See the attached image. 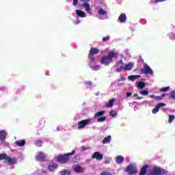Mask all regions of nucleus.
Masks as SVG:
<instances>
[{
	"mask_svg": "<svg viewBox=\"0 0 175 175\" xmlns=\"http://www.w3.org/2000/svg\"><path fill=\"white\" fill-rule=\"evenodd\" d=\"M117 57H118V53L111 51L107 56H104L100 59V62L102 65L107 66L113 62V58H117Z\"/></svg>",
	"mask_w": 175,
	"mask_h": 175,
	"instance_id": "nucleus-1",
	"label": "nucleus"
},
{
	"mask_svg": "<svg viewBox=\"0 0 175 175\" xmlns=\"http://www.w3.org/2000/svg\"><path fill=\"white\" fill-rule=\"evenodd\" d=\"M75 154H76V151L72 150V152H70V153H66L64 154H59L57 157L56 161L59 163L65 165V164L68 163V162H69V161L70 159V157H72V155H75Z\"/></svg>",
	"mask_w": 175,
	"mask_h": 175,
	"instance_id": "nucleus-2",
	"label": "nucleus"
},
{
	"mask_svg": "<svg viewBox=\"0 0 175 175\" xmlns=\"http://www.w3.org/2000/svg\"><path fill=\"white\" fill-rule=\"evenodd\" d=\"M146 175H166V171L159 167H154L148 171Z\"/></svg>",
	"mask_w": 175,
	"mask_h": 175,
	"instance_id": "nucleus-3",
	"label": "nucleus"
},
{
	"mask_svg": "<svg viewBox=\"0 0 175 175\" xmlns=\"http://www.w3.org/2000/svg\"><path fill=\"white\" fill-rule=\"evenodd\" d=\"M141 75H150V76H153L154 71L151 69V67L148 64H144V68L140 71Z\"/></svg>",
	"mask_w": 175,
	"mask_h": 175,
	"instance_id": "nucleus-4",
	"label": "nucleus"
},
{
	"mask_svg": "<svg viewBox=\"0 0 175 175\" xmlns=\"http://www.w3.org/2000/svg\"><path fill=\"white\" fill-rule=\"evenodd\" d=\"M97 17L99 20H107V18H109L107 16V11L103 8H99Z\"/></svg>",
	"mask_w": 175,
	"mask_h": 175,
	"instance_id": "nucleus-5",
	"label": "nucleus"
},
{
	"mask_svg": "<svg viewBox=\"0 0 175 175\" xmlns=\"http://www.w3.org/2000/svg\"><path fill=\"white\" fill-rule=\"evenodd\" d=\"M126 172L130 175L137 174V167H136V164H130L126 169Z\"/></svg>",
	"mask_w": 175,
	"mask_h": 175,
	"instance_id": "nucleus-6",
	"label": "nucleus"
},
{
	"mask_svg": "<svg viewBox=\"0 0 175 175\" xmlns=\"http://www.w3.org/2000/svg\"><path fill=\"white\" fill-rule=\"evenodd\" d=\"M133 63L129 62L127 64H125L124 66H120L116 69V72H121V70H132V69L133 68Z\"/></svg>",
	"mask_w": 175,
	"mask_h": 175,
	"instance_id": "nucleus-7",
	"label": "nucleus"
},
{
	"mask_svg": "<svg viewBox=\"0 0 175 175\" xmlns=\"http://www.w3.org/2000/svg\"><path fill=\"white\" fill-rule=\"evenodd\" d=\"M5 162H7L10 166H14V165H17V162H18V160L15 157H12L10 156H8L7 161Z\"/></svg>",
	"mask_w": 175,
	"mask_h": 175,
	"instance_id": "nucleus-8",
	"label": "nucleus"
},
{
	"mask_svg": "<svg viewBox=\"0 0 175 175\" xmlns=\"http://www.w3.org/2000/svg\"><path fill=\"white\" fill-rule=\"evenodd\" d=\"M99 53V49L96 48H92L90 51V59H92V61H95V57L94 55L95 54H98Z\"/></svg>",
	"mask_w": 175,
	"mask_h": 175,
	"instance_id": "nucleus-9",
	"label": "nucleus"
},
{
	"mask_svg": "<svg viewBox=\"0 0 175 175\" xmlns=\"http://www.w3.org/2000/svg\"><path fill=\"white\" fill-rule=\"evenodd\" d=\"M86 125H88V119L81 120L78 122V129H83Z\"/></svg>",
	"mask_w": 175,
	"mask_h": 175,
	"instance_id": "nucleus-10",
	"label": "nucleus"
},
{
	"mask_svg": "<svg viewBox=\"0 0 175 175\" xmlns=\"http://www.w3.org/2000/svg\"><path fill=\"white\" fill-rule=\"evenodd\" d=\"M46 159V154L43 152H40L36 156V160L38 161V162H44Z\"/></svg>",
	"mask_w": 175,
	"mask_h": 175,
	"instance_id": "nucleus-11",
	"label": "nucleus"
},
{
	"mask_svg": "<svg viewBox=\"0 0 175 175\" xmlns=\"http://www.w3.org/2000/svg\"><path fill=\"white\" fill-rule=\"evenodd\" d=\"M163 106H166V104L163 103H159L155 108H154L152 111V114H157V113H158L159 111V109H161V107H163Z\"/></svg>",
	"mask_w": 175,
	"mask_h": 175,
	"instance_id": "nucleus-12",
	"label": "nucleus"
},
{
	"mask_svg": "<svg viewBox=\"0 0 175 175\" xmlns=\"http://www.w3.org/2000/svg\"><path fill=\"white\" fill-rule=\"evenodd\" d=\"M92 158L96 159L97 161H102L103 159V154H100L99 152H96L92 155Z\"/></svg>",
	"mask_w": 175,
	"mask_h": 175,
	"instance_id": "nucleus-13",
	"label": "nucleus"
},
{
	"mask_svg": "<svg viewBox=\"0 0 175 175\" xmlns=\"http://www.w3.org/2000/svg\"><path fill=\"white\" fill-rule=\"evenodd\" d=\"M166 94H162L161 96H155V95H150L149 96V97H150L152 99H154V100H162V99L163 98H165V96Z\"/></svg>",
	"mask_w": 175,
	"mask_h": 175,
	"instance_id": "nucleus-14",
	"label": "nucleus"
},
{
	"mask_svg": "<svg viewBox=\"0 0 175 175\" xmlns=\"http://www.w3.org/2000/svg\"><path fill=\"white\" fill-rule=\"evenodd\" d=\"M8 134L6 133V131L3 130L0 131V140L2 142V140H5L6 139V135Z\"/></svg>",
	"mask_w": 175,
	"mask_h": 175,
	"instance_id": "nucleus-15",
	"label": "nucleus"
},
{
	"mask_svg": "<svg viewBox=\"0 0 175 175\" xmlns=\"http://www.w3.org/2000/svg\"><path fill=\"white\" fill-rule=\"evenodd\" d=\"M15 144L18 147H24V146H25V140L22 139V140L16 141Z\"/></svg>",
	"mask_w": 175,
	"mask_h": 175,
	"instance_id": "nucleus-16",
	"label": "nucleus"
},
{
	"mask_svg": "<svg viewBox=\"0 0 175 175\" xmlns=\"http://www.w3.org/2000/svg\"><path fill=\"white\" fill-rule=\"evenodd\" d=\"M147 169H148V165H145L142 167L139 175H146V173H147Z\"/></svg>",
	"mask_w": 175,
	"mask_h": 175,
	"instance_id": "nucleus-17",
	"label": "nucleus"
},
{
	"mask_svg": "<svg viewBox=\"0 0 175 175\" xmlns=\"http://www.w3.org/2000/svg\"><path fill=\"white\" fill-rule=\"evenodd\" d=\"M124 157L122 156H118L116 159V163H118V165H121V163H122V162H124Z\"/></svg>",
	"mask_w": 175,
	"mask_h": 175,
	"instance_id": "nucleus-18",
	"label": "nucleus"
},
{
	"mask_svg": "<svg viewBox=\"0 0 175 175\" xmlns=\"http://www.w3.org/2000/svg\"><path fill=\"white\" fill-rule=\"evenodd\" d=\"M76 14L79 17H81V18L85 17V12H83V11H81L80 10H76Z\"/></svg>",
	"mask_w": 175,
	"mask_h": 175,
	"instance_id": "nucleus-19",
	"label": "nucleus"
},
{
	"mask_svg": "<svg viewBox=\"0 0 175 175\" xmlns=\"http://www.w3.org/2000/svg\"><path fill=\"white\" fill-rule=\"evenodd\" d=\"M74 171L75 172V173H83V172H84V168L81 166L77 165L75 167Z\"/></svg>",
	"mask_w": 175,
	"mask_h": 175,
	"instance_id": "nucleus-20",
	"label": "nucleus"
},
{
	"mask_svg": "<svg viewBox=\"0 0 175 175\" xmlns=\"http://www.w3.org/2000/svg\"><path fill=\"white\" fill-rule=\"evenodd\" d=\"M118 20L120 23H125V21H126V15H125V14H120Z\"/></svg>",
	"mask_w": 175,
	"mask_h": 175,
	"instance_id": "nucleus-21",
	"label": "nucleus"
},
{
	"mask_svg": "<svg viewBox=\"0 0 175 175\" xmlns=\"http://www.w3.org/2000/svg\"><path fill=\"white\" fill-rule=\"evenodd\" d=\"M111 142V135H108L107 137H105L103 140V144H109Z\"/></svg>",
	"mask_w": 175,
	"mask_h": 175,
	"instance_id": "nucleus-22",
	"label": "nucleus"
},
{
	"mask_svg": "<svg viewBox=\"0 0 175 175\" xmlns=\"http://www.w3.org/2000/svg\"><path fill=\"white\" fill-rule=\"evenodd\" d=\"M8 157L9 155H8L6 153L0 154V161H5L6 162L8 161Z\"/></svg>",
	"mask_w": 175,
	"mask_h": 175,
	"instance_id": "nucleus-23",
	"label": "nucleus"
},
{
	"mask_svg": "<svg viewBox=\"0 0 175 175\" xmlns=\"http://www.w3.org/2000/svg\"><path fill=\"white\" fill-rule=\"evenodd\" d=\"M57 167H58V165H57V164L49 165L48 166V169H49V172H54V170H55V169H57Z\"/></svg>",
	"mask_w": 175,
	"mask_h": 175,
	"instance_id": "nucleus-24",
	"label": "nucleus"
},
{
	"mask_svg": "<svg viewBox=\"0 0 175 175\" xmlns=\"http://www.w3.org/2000/svg\"><path fill=\"white\" fill-rule=\"evenodd\" d=\"M136 79H140V75H130L128 77V79L131 81H135Z\"/></svg>",
	"mask_w": 175,
	"mask_h": 175,
	"instance_id": "nucleus-25",
	"label": "nucleus"
},
{
	"mask_svg": "<svg viewBox=\"0 0 175 175\" xmlns=\"http://www.w3.org/2000/svg\"><path fill=\"white\" fill-rule=\"evenodd\" d=\"M137 87L138 88H141V90H143V88L146 87V83H144L143 81H139L137 83Z\"/></svg>",
	"mask_w": 175,
	"mask_h": 175,
	"instance_id": "nucleus-26",
	"label": "nucleus"
},
{
	"mask_svg": "<svg viewBox=\"0 0 175 175\" xmlns=\"http://www.w3.org/2000/svg\"><path fill=\"white\" fill-rule=\"evenodd\" d=\"M105 113V111H101L97 112L95 113L94 117L96 118H99L102 117V116H104Z\"/></svg>",
	"mask_w": 175,
	"mask_h": 175,
	"instance_id": "nucleus-27",
	"label": "nucleus"
},
{
	"mask_svg": "<svg viewBox=\"0 0 175 175\" xmlns=\"http://www.w3.org/2000/svg\"><path fill=\"white\" fill-rule=\"evenodd\" d=\"M114 100H116L114 98L111 99L109 103L107 104V107H113L114 105Z\"/></svg>",
	"mask_w": 175,
	"mask_h": 175,
	"instance_id": "nucleus-28",
	"label": "nucleus"
},
{
	"mask_svg": "<svg viewBox=\"0 0 175 175\" xmlns=\"http://www.w3.org/2000/svg\"><path fill=\"white\" fill-rule=\"evenodd\" d=\"M59 173L61 175H70V171L68 170H63Z\"/></svg>",
	"mask_w": 175,
	"mask_h": 175,
	"instance_id": "nucleus-29",
	"label": "nucleus"
},
{
	"mask_svg": "<svg viewBox=\"0 0 175 175\" xmlns=\"http://www.w3.org/2000/svg\"><path fill=\"white\" fill-rule=\"evenodd\" d=\"M81 2H83V3L82 4L83 8H85V10H87V12H88V3H86L87 0H80Z\"/></svg>",
	"mask_w": 175,
	"mask_h": 175,
	"instance_id": "nucleus-30",
	"label": "nucleus"
},
{
	"mask_svg": "<svg viewBox=\"0 0 175 175\" xmlns=\"http://www.w3.org/2000/svg\"><path fill=\"white\" fill-rule=\"evenodd\" d=\"M174 118H175L174 115H169V120H168L169 124H172V122L174 121Z\"/></svg>",
	"mask_w": 175,
	"mask_h": 175,
	"instance_id": "nucleus-31",
	"label": "nucleus"
},
{
	"mask_svg": "<svg viewBox=\"0 0 175 175\" xmlns=\"http://www.w3.org/2000/svg\"><path fill=\"white\" fill-rule=\"evenodd\" d=\"M106 121V117L105 116H101L100 118H98L97 122H103Z\"/></svg>",
	"mask_w": 175,
	"mask_h": 175,
	"instance_id": "nucleus-32",
	"label": "nucleus"
},
{
	"mask_svg": "<svg viewBox=\"0 0 175 175\" xmlns=\"http://www.w3.org/2000/svg\"><path fill=\"white\" fill-rule=\"evenodd\" d=\"M35 144L37 146V147H42L43 146V142L41 140H38L36 142Z\"/></svg>",
	"mask_w": 175,
	"mask_h": 175,
	"instance_id": "nucleus-33",
	"label": "nucleus"
},
{
	"mask_svg": "<svg viewBox=\"0 0 175 175\" xmlns=\"http://www.w3.org/2000/svg\"><path fill=\"white\" fill-rule=\"evenodd\" d=\"M169 90H170V87L167 86V87L161 88L160 91L161 92H166L167 91H169Z\"/></svg>",
	"mask_w": 175,
	"mask_h": 175,
	"instance_id": "nucleus-34",
	"label": "nucleus"
},
{
	"mask_svg": "<svg viewBox=\"0 0 175 175\" xmlns=\"http://www.w3.org/2000/svg\"><path fill=\"white\" fill-rule=\"evenodd\" d=\"M110 162H111V157H107L105 159V161H104V163H105V165H109V163H110Z\"/></svg>",
	"mask_w": 175,
	"mask_h": 175,
	"instance_id": "nucleus-35",
	"label": "nucleus"
},
{
	"mask_svg": "<svg viewBox=\"0 0 175 175\" xmlns=\"http://www.w3.org/2000/svg\"><path fill=\"white\" fill-rule=\"evenodd\" d=\"M77 162H79V156H75L72 161V163H77Z\"/></svg>",
	"mask_w": 175,
	"mask_h": 175,
	"instance_id": "nucleus-36",
	"label": "nucleus"
},
{
	"mask_svg": "<svg viewBox=\"0 0 175 175\" xmlns=\"http://www.w3.org/2000/svg\"><path fill=\"white\" fill-rule=\"evenodd\" d=\"M166 0H151L152 3H159V2H165Z\"/></svg>",
	"mask_w": 175,
	"mask_h": 175,
	"instance_id": "nucleus-37",
	"label": "nucleus"
},
{
	"mask_svg": "<svg viewBox=\"0 0 175 175\" xmlns=\"http://www.w3.org/2000/svg\"><path fill=\"white\" fill-rule=\"evenodd\" d=\"M170 98L171 99H172L173 100H175V90L172 91L170 93Z\"/></svg>",
	"mask_w": 175,
	"mask_h": 175,
	"instance_id": "nucleus-38",
	"label": "nucleus"
},
{
	"mask_svg": "<svg viewBox=\"0 0 175 175\" xmlns=\"http://www.w3.org/2000/svg\"><path fill=\"white\" fill-rule=\"evenodd\" d=\"M109 116H111V117H116V116H117V112L116 111H111L109 112Z\"/></svg>",
	"mask_w": 175,
	"mask_h": 175,
	"instance_id": "nucleus-39",
	"label": "nucleus"
},
{
	"mask_svg": "<svg viewBox=\"0 0 175 175\" xmlns=\"http://www.w3.org/2000/svg\"><path fill=\"white\" fill-rule=\"evenodd\" d=\"M139 94H141V95L146 96L148 95V92L147 90H144V91L139 92Z\"/></svg>",
	"mask_w": 175,
	"mask_h": 175,
	"instance_id": "nucleus-40",
	"label": "nucleus"
},
{
	"mask_svg": "<svg viewBox=\"0 0 175 175\" xmlns=\"http://www.w3.org/2000/svg\"><path fill=\"white\" fill-rule=\"evenodd\" d=\"M126 80V79H125V77L122 76L120 79H117L116 81L118 83H120V81H125Z\"/></svg>",
	"mask_w": 175,
	"mask_h": 175,
	"instance_id": "nucleus-41",
	"label": "nucleus"
},
{
	"mask_svg": "<svg viewBox=\"0 0 175 175\" xmlns=\"http://www.w3.org/2000/svg\"><path fill=\"white\" fill-rule=\"evenodd\" d=\"M110 40V36H107L106 37L103 38V42H107Z\"/></svg>",
	"mask_w": 175,
	"mask_h": 175,
	"instance_id": "nucleus-42",
	"label": "nucleus"
},
{
	"mask_svg": "<svg viewBox=\"0 0 175 175\" xmlns=\"http://www.w3.org/2000/svg\"><path fill=\"white\" fill-rule=\"evenodd\" d=\"M77 3H79V0H73V1H72V5H73V6L77 5Z\"/></svg>",
	"mask_w": 175,
	"mask_h": 175,
	"instance_id": "nucleus-43",
	"label": "nucleus"
},
{
	"mask_svg": "<svg viewBox=\"0 0 175 175\" xmlns=\"http://www.w3.org/2000/svg\"><path fill=\"white\" fill-rule=\"evenodd\" d=\"M93 68L94 70H99V69H100V66H94Z\"/></svg>",
	"mask_w": 175,
	"mask_h": 175,
	"instance_id": "nucleus-44",
	"label": "nucleus"
},
{
	"mask_svg": "<svg viewBox=\"0 0 175 175\" xmlns=\"http://www.w3.org/2000/svg\"><path fill=\"white\" fill-rule=\"evenodd\" d=\"M40 174V175H46V172L44 170H41Z\"/></svg>",
	"mask_w": 175,
	"mask_h": 175,
	"instance_id": "nucleus-45",
	"label": "nucleus"
},
{
	"mask_svg": "<svg viewBox=\"0 0 175 175\" xmlns=\"http://www.w3.org/2000/svg\"><path fill=\"white\" fill-rule=\"evenodd\" d=\"M170 39L173 40L175 39V34H174L173 33H172L170 36Z\"/></svg>",
	"mask_w": 175,
	"mask_h": 175,
	"instance_id": "nucleus-46",
	"label": "nucleus"
},
{
	"mask_svg": "<svg viewBox=\"0 0 175 175\" xmlns=\"http://www.w3.org/2000/svg\"><path fill=\"white\" fill-rule=\"evenodd\" d=\"M132 96V93L131 92H127L126 93V96L128 97V98H129V96Z\"/></svg>",
	"mask_w": 175,
	"mask_h": 175,
	"instance_id": "nucleus-47",
	"label": "nucleus"
},
{
	"mask_svg": "<svg viewBox=\"0 0 175 175\" xmlns=\"http://www.w3.org/2000/svg\"><path fill=\"white\" fill-rule=\"evenodd\" d=\"M117 65H122V60H120L117 63Z\"/></svg>",
	"mask_w": 175,
	"mask_h": 175,
	"instance_id": "nucleus-48",
	"label": "nucleus"
},
{
	"mask_svg": "<svg viewBox=\"0 0 175 175\" xmlns=\"http://www.w3.org/2000/svg\"><path fill=\"white\" fill-rule=\"evenodd\" d=\"M88 13H90V5H88Z\"/></svg>",
	"mask_w": 175,
	"mask_h": 175,
	"instance_id": "nucleus-49",
	"label": "nucleus"
},
{
	"mask_svg": "<svg viewBox=\"0 0 175 175\" xmlns=\"http://www.w3.org/2000/svg\"><path fill=\"white\" fill-rule=\"evenodd\" d=\"M81 150H87V148H84V147H81Z\"/></svg>",
	"mask_w": 175,
	"mask_h": 175,
	"instance_id": "nucleus-50",
	"label": "nucleus"
},
{
	"mask_svg": "<svg viewBox=\"0 0 175 175\" xmlns=\"http://www.w3.org/2000/svg\"><path fill=\"white\" fill-rule=\"evenodd\" d=\"M88 84H89V85H92V83L90 82V81H89V82H88Z\"/></svg>",
	"mask_w": 175,
	"mask_h": 175,
	"instance_id": "nucleus-51",
	"label": "nucleus"
},
{
	"mask_svg": "<svg viewBox=\"0 0 175 175\" xmlns=\"http://www.w3.org/2000/svg\"><path fill=\"white\" fill-rule=\"evenodd\" d=\"M137 94H135L134 95H133V96H134V98H136V96H137Z\"/></svg>",
	"mask_w": 175,
	"mask_h": 175,
	"instance_id": "nucleus-52",
	"label": "nucleus"
},
{
	"mask_svg": "<svg viewBox=\"0 0 175 175\" xmlns=\"http://www.w3.org/2000/svg\"><path fill=\"white\" fill-rule=\"evenodd\" d=\"M137 99H143V97H137Z\"/></svg>",
	"mask_w": 175,
	"mask_h": 175,
	"instance_id": "nucleus-53",
	"label": "nucleus"
},
{
	"mask_svg": "<svg viewBox=\"0 0 175 175\" xmlns=\"http://www.w3.org/2000/svg\"><path fill=\"white\" fill-rule=\"evenodd\" d=\"M57 132H59V127H57Z\"/></svg>",
	"mask_w": 175,
	"mask_h": 175,
	"instance_id": "nucleus-54",
	"label": "nucleus"
},
{
	"mask_svg": "<svg viewBox=\"0 0 175 175\" xmlns=\"http://www.w3.org/2000/svg\"><path fill=\"white\" fill-rule=\"evenodd\" d=\"M88 122H91V119H88Z\"/></svg>",
	"mask_w": 175,
	"mask_h": 175,
	"instance_id": "nucleus-55",
	"label": "nucleus"
},
{
	"mask_svg": "<svg viewBox=\"0 0 175 175\" xmlns=\"http://www.w3.org/2000/svg\"><path fill=\"white\" fill-rule=\"evenodd\" d=\"M148 101H145V103H147Z\"/></svg>",
	"mask_w": 175,
	"mask_h": 175,
	"instance_id": "nucleus-56",
	"label": "nucleus"
}]
</instances>
